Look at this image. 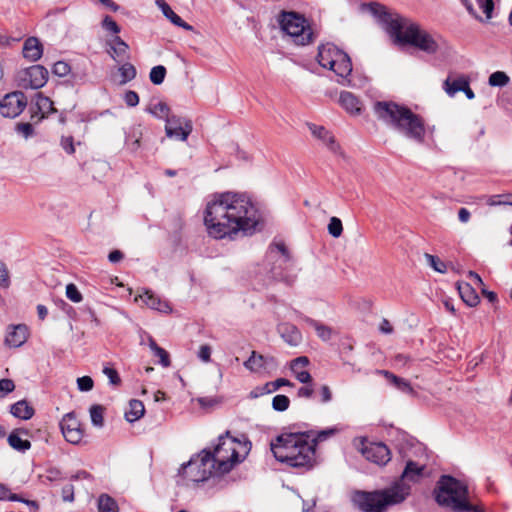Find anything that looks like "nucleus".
I'll list each match as a JSON object with an SVG mask.
<instances>
[{"label": "nucleus", "instance_id": "31", "mask_svg": "<svg viewBox=\"0 0 512 512\" xmlns=\"http://www.w3.org/2000/svg\"><path fill=\"white\" fill-rule=\"evenodd\" d=\"M467 80L463 76L457 78L448 77L443 83V89L450 97H453L457 92L463 90Z\"/></svg>", "mask_w": 512, "mask_h": 512}, {"label": "nucleus", "instance_id": "40", "mask_svg": "<svg viewBox=\"0 0 512 512\" xmlns=\"http://www.w3.org/2000/svg\"><path fill=\"white\" fill-rule=\"evenodd\" d=\"M166 76V68L162 65L154 66L149 74L150 81L155 85L163 83Z\"/></svg>", "mask_w": 512, "mask_h": 512}, {"label": "nucleus", "instance_id": "23", "mask_svg": "<svg viewBox=\"0 0 512 512\" xmlns=\"http://www.w3.org/2000/svg\"><path fill=\"white\" fill-rule=\"evenodd\" d=\"M165 17H167L174 25L182 27L187 31H191L193 27L186 23L179 15H177L164 0L156 1Z\"/></svg>", "mask_w": 512, "mask_h": 512}, {"label": "nucleus", "instance_id": "39", "mask_svg": "<svg viewBox=\"0 0 512 512\" xmlns=\"http://www.w3.org/2000/svg\"><path fill=\"white\" fill-rule=\"evenodd\" d=\"M509 82L508 75L503 71H496L489 76L488 83L493 87H503Z\"/></svg>", "mask_w": 512, "mask_h": 512}, {"label": "nucleus", "instance_id": "50", "mask_svg": "<svg viewBox=\"0 0 512 512\" xmlns=\"http://www.w3.org/2000/svg\"><path fill=\"white\" fill-rule=\"evenodd\" d=\"M52 72L54 75H57L59 77H64L69 74L70 66L65 61H58L53 65Z\"/></svg>", "mask_w": 512, "mask_h": 512}, {"label": "nucleus", "instance_id": "43", "mask_svg": "<svg viewBox=\"0 0 512 512\" xmlns=\"http://www.w3.org/2000/svg\"><path fill=\"white\" fill-rule=\"evenodd\" d=\"M306 321L312 325L317 331V335L323 340H329L331 338V329L327 326H324L312 319H306Z\"/></svg>", "mask_w": 512, "mask_h": 512}, {"label": "nucleus", "instance_id": "1", "mask_svg": "<svg viewBox=\"0 0 512 512\" xmlns=\"http://www.w3.org/2000/svg\"><path fill=\"white\" fill-rule=\"evenodd\" d=\"M260 221V214L243 193L214 194L204 211V224L208 234L215 239H233L240 232L253 233Z\"/></svg>", "mask_w": 512, "mask_h": 512}, {"label": "nucleus", "instance_id": "19", "mask_svg": "<svg viewBox=\"0 0 512 512\" xmlns=\"http://www.w3.org/2000/svg\"><path fill=\"white\" fill-rule=\"evenodd\" d=\"M22 54L25 59L36 62L43 54V45L38 38L29 37L24 42Z\"/></svg>", "mask_w": 512, "mask_h": 512}, {"label": "nucleus", "instance_id": "38", "mask_svg": "<svg viewBox=\"0 0 512 512\" xmlns=\"http://www.w3.org/2000/svg\"><path fill=\"white\" fill-rule=\"evenodd\" d=\"M336 432H337L336 428H328V429H324V430H321L318 432L308 431L307 433H309L311 435L310 441L312 443H315V446H316L318 442L327 440L328 438L335 435Z\"/></svg>", "mask_w": 512, "mask_h": 512}, {"label": "nucleus", "instance_id": "42", "mask_svg": "<svg viewBox=\"0 0 512 512\" xmlns=\"http://www.w3.org/2000/svg\"><path fill=\"white\" fill-rule=\"evenodd\" d=\"M290 400L285 395H276L272 399V407L275 411L284 412L289 408Z\"/></svg>", "mask_w": 512, "mask_h": 512}, {"label": "nucleus", "instance_id": "29", "mask_svg": "<svg viewBox=\"0 0 512 512\" xmlns=\"http://www.w3.org/2000/svg\"><path fill=\"white\" fill-rule=\"evenodd\" d=\"M10 412L13 416L28 420L34 415V409L30 406L27 401L20 400L11 406Z\"/></svg>", "mask_w": 512, "mask_h": 512}, {"label": "nucleus", "instance_id": "11", "mask_svg": "<svg viewBox=\"0 0 512 512\" xmlns=\"http://www.w3.org/2000/svg\"><path fill=\"white\" fill-rule=\"evenodd\" d=\"M425 124L424 120L418 114H415L411 109L405 115L398 129V133L402 134L408 139L422 143L425 137Z\"/></svg>", "mask_w": 512, "mask_h": 512}, {"label": "nucleus", "instance_id": "47", "mask_svg": "<svg viewBox=\"0 0 512 512\" xmlns=\"http://www.w3.org/2000/svg\"><path fill=\"white\" fill-rule=\"evenodd\" d=\"M342 231H343V226H342L341 220L337 217H332L328 224L329 234L335 238H338L339 236H341Z\"/></svg>", "mask_w": 512, "mask_h": 512}, {"label": "nucleus", "instance_id": "57", "mask_svg": "<svg viewBox=\"0 0 512 512\" xmlns=\"http://www.w3.org/2000/svg\"><path fill=\"white\" fill-rule=\"evenodd\" d=\"M61 494H62L63 501L73 502L74 501V486L72 484H66L62 488Z\"/></svg>", "mask_w": 512, "mask_h": 512}, {"label": "nucleus", "instance_id": "26", "mask_svg": "<svg viewBox=\"0 0 512 512\" xmlns=\"http://www.w3.org/2000/svg\"><path fill=\"white\" fill-rule=\"evenodd\" d=\"M309 128L311 133L315 137L321 139L330 150L335 152L338 149V144L336 143L334 136L323 126L312 124L309 126Z\"/></svg>", "mask_w": 512, "mask_h": 512}, {"label": "nucleus", "instance_id": "15", "mask_svg": "<svg viewBox=\"0 0 512 512\" xmlns=\"http://www.w3.org/2000/svg\"><path fill=\"white\" fill-rule=\"evenodd\" d=\"M61 432L67 442L79 444L83 438L81 424L74 412L65 414L60 421Z\"/></svg>", "mask_w": 512, "mask_h": 512}, {"label": "nucleus", "instance_id": "27", "mask_svg": "<svg viewBox=\"0 0 512 512\" xmlns=\"http://www.w3.org/2000/svg\"><path fill=\"white\" fill-rule=\"evenodd\" d=\"M110 54L114 59L123 60L127 57L128 44L119 36H114L109 42Z\"/></svg>", "mask_w": 512, "mask_h": 512}, {"label": "nucleus", "instance_id": "48", "mask_svg": "<svg viewBox=\"0 0 512 512\" xmlns=\"http://www.w3.org/2000/svg\"><path fill=\"white\" fill-rule=\"evenodd\" d=\"M66 297L74 303H79L83 299L81 292L73 283H70L66 286Z\"/></svg>", "mask_w": 512, "mask_h": 512}, {"label": "nucleus", "instance_id": "8", "mask_svg": "<svg viewBox=\"0 0 512 512\" xmlns=\"http://www.w3.org/2000/svg\"><path fill=\"white\" fill-rule=\"evenodd\" d=\"M179 475L187 482L200 483L208 480L212 475L218 474L212 459L209 458V451L204 449L187 463L182 464Z\"/></svg>", "mask_w": 512, "mask_h": 512}, {"label": "nucleus", "instance_id": "22", "mask_svg": "<svg viewBox=\"0 0 512 512\" xmlns=\"http://www.w3.org/2000/svg\"><path fill=\"white\" fill-rule=\"evenodd\" d=\"M457 289L461 299L470 307L476 306L480 299L470 283L457 282Z\"/></svg>", "mask_w": 512, "mask_h": 512}, {"label": "nucleus", "instance_id": "28", "mask_svg": "<svg viewBox=\"0 0 512 512\" xmlns=\"http://www.w3.org/2000/svg\"><path fill=\"white\" fill-rule=\"evenodd\" d=\"M268 257L280 263H288L291 260L290 254L284 243H275L269 247Z\"/></svg>", "mask_w": 512, "mask_h": 512}, {"label": "nucleus", "instance_id": "64", "mask_svg": "<svg viewBox=\"0 0 512 512\" xmlns=\"http://www.w3.org/2000/svg\"><path fill=\"white\" fill-rule=\"evenodd\" d=\"M123 257L124 255L120 250L111 251L108 255V259L111 263H118Z\"/></svg>", "mask_w": 512, "mask_h": 512}, {"label": "nucleus", "instance_id": "30", "mask_svg": "<svg viewBox=\"0 0 512 512\" xmlns=\"http://www.w3.org/2000/svg\"><path fill=\"white\" fill-rule=\"evenodd\" d=\"M278 330L284 340L290 345H297L301 339V334L298 329L289 324H281L278 326Z\"/></svg>", "mask_w": 512, "mask_h": 512}, {"label": "nucleus", "instance_id": "33", "mask_svg": "<svg viewBox=\"0 0 512 512\" xmlns=\"http://www.w3.org/2000/svg\"><path fill=\"white\" fill-rule=\"evenodd\" d=\"M147 111L159 119H164L165 122H167V118H170L172 115H170V108L169 106L162 101H159L154 104H150Z\"/></svg>", "mask_w": 512, "mask_h": 512}, {"label": "nucleus", "instance_id": "13", "mask_svg": "<svg viewBox=\"0 0 512 512\" xmlns=\"http://www.w3.org/2000/svg\"><path fill=\"white\" fill-rule=\"evenodd\" d=\"M27 98L23 92L16 91L4 96L0 101V113L4 117L15 118L26 107Z\"/></svg>", "mask_w": 512, "mask_h": 512}, {"label": "nucleus", "instance_id": "52", "mask_svg": "<svg viewBox=\"0 0 512 512\" xmlns=\"http://www.w3.org/2000/svg\"><path fill=\"white\" fill-rule=\"evenodd\" d=\"M93 384V380L90 376H82L77 379V387L82 392L92 390Z\"/></svg>", "mask_w": 512, "mask_h": 512}, {"label": "nucleus", "instance_id": "53", "mask_svg": "<svg viewBox=\"0 0 512 512\" xmlns=\"http://www.w3.org/2000/svg\"><path fill=\"white\" fill-rule=\"evenodd\" d=\"M103 373L109 379L110 384L117 386V385H119L121 383V379L119 377V374H118V372L114 368L104 367Z\"/></svg>", "mask_w": 512, "mask_h": 512}, {"label": "nucleus", "instance_id": "4", "mask_svg": "<svg viewBox=\"0 0 512 512\" xmlns=\"http://www.w3.org/2000/svg\"><path fill=\"white\" fill-rule=\"evenodd\" d=\"M309 433H283L271 442L274 457L291 467H311L315 461V443Z\"/></svg>", "mask_w": 512, "mask_h": 512}, {"label": "nucleus", "instance_id": "10", "mask_svg": "<svg viewBox=\"0 0 512 512\" xmlns=\"http://www.w3.org/2000/svg\"><path fill=\"white\" fill-rule=\"evenodd\" d=\"M408 110V107L393 101H377L373 106L377 119L397 132Z\"/></svg>", "mask_w": 512, "mask_h": 512}, {"label": "nucleus", "instance_id": "56", "mask_svg": "<svg viewBox=\"0 0 512 512\" xmlns=\"http://www.w3.org/2000/svg\"><path fill=\"white\" fill-rule=\"evenodd\" d=\"M15 388L14 382L10 379L0 380V397H4L6 394L12 392Z\"/></svg>", "mask_w": 512, "mask_h": 512}, {"label": "nucleus", "instance_id": "58", "mask_svg": "<svg viewBox=\"0 0 512 512\" xmlns=\"http://www.w3.org/2000/svg\"><path fill=\"white\" fill-rule=\"evenodd\" d=\"M398 390L407 393L413 394L414 390L411 387L410 383L403 378H399L397 382L393 384Z\"/></svg>", "mask_w": 512, "mask_h": 512}, {"label": "nucleus", "instance_id": "17", "mask_svg": "<svg viewBox=\"0 0 512 512\" xmlns=\"http://www.w3.org/2000/svg\"><path fill=\"white\" fill-rule=\"evenodd\" d=\"M28 338V327L25 324L10 325L7 328L5 344L9 347L18 348Z\"/></svg>", "mask_w": 512, "mask_h": 512}, {"label": "nucleus", "instance_id": "61", "mask_svg": "<svg viewBox=\"0 0 512 512\" xmlns=\"http://www.w3.org/2000/svg\"><path fill=\"white\" fill-rule=\"evenodd\" d=\"M198 357L203 362H209L211 359V347L209 345L200 346Z\"/></svg>", "mask_w": 512, "mask_h": 512}, {"label": "nucleus", "instance_id": "12", "mask_svg": "<svg viewBox=\"0 0 512 512\" xmlns=\"http://www.w3.org/2000/svg\"><path fill=\"white\" fill-rule=\"evenodd\" d=\"M48 80V71L42 65H33L18 73L19 86L24 89H39Z\"/></svg>", "mask_w": 512, "mask_h": 512}, {"label": "nucleus", "instance_id": "6", "mask_svg": "<svg viewBox=\"0 0 512 512\" xmlns=\"http://www.w3.org/2000/svg\"><path fill=\"white\" fill-rule=\"evenodd\" d=\"M467 487L460 481L447 475L441 476L435 488V500L441 506L455 512H463L469 508Z\"/></svg>", "mask_w": 512, "mask_h": 512}, {"label": "nucleus", "instance_id": "16", "mask_svg": "<svg viewBox=\"0 0 512 512\" xmlns=\"http://www.w3.org/2000/svg\"><path fill=\"white\" fill-rule=\"evenodd\" d=\"M361 452L368 461L379 466L386 465L391 459L390 450L383 443H369L364 445Z\"/></svg>", "mask_w": 512, "mask_h": 512}, {"label": "nucleus", "instance_id": "44", "mask_svg": "<svg viewBox=\"0 0 512 512\" xmlns=\"http://www.w3.org/2000/svg\"><path fill=\"white\" fill-rule=\"evenodd\" d=\"M487 204L490 206L512 205V194L490 196L487 199Z\"/></svg>", "mask_w": 512, "mask_h": 512}, {"label": "nucleus", "instance_id": "49", "mask_svg": "<svg viewBox=\"0 0 512 512\" xmlns=\"http://www.w3.org/2000/svg\"><path fill=\"white\" fill-rule=\"evenodd\" d=\"M479 9L485 14L486 20L492 18V12L494 9L493 0H475Z\"/></svg>", "mask_w": 512, "mask_h": 512}, {"label": "nucleus", "instance_id": "59", "mask_svg": "<svg viewBox=\"0 0 512 512\" xmlns=\"http://www.w3.org/2000/svg\"><path fill=\"white\" fill-rule=\"evenodd\" d=\"M313 393H314V389L310 382V383L306 384L305 386L300 387L298 389L297 395L300 398L309 399L312 397Z\"/></svg>", "mask_w": 512, "mask_h": 512}, {"label": "nucleus", "instance_id": "34", "mask_svg": "<svg viewBox=\"0 0 512 512\" xmlns=\"http://www.w3.org/2000/svg\"><path fill=\"white\" fill-rule=\"evenodd\" d=\"M36 106L42 117L55 111L52 100L41 93L36 95Z\"/></svg>", "mask_w": 512, "mask_h": 512}, {"label": "nucleus", "instance_id": "35", "mask_svg": "<svg viewBox=\"0 0 512 512\" xmlns=\"http://www.w3.org/2000/svg\"><path fill=\"white\" fill-rule=\"evenodd\" d=\"M99 512H118L116 501L107 494H101L98 499Z\"/></svg>", "mask_w": 512, "mask_h": 512}, {"label": "nucleus", "instance_id": "60", "mask_svg": "<svg viewBox=\"0 0 512 512\" xmlns=\"http://www.w3.org/2000/svg\"><path fill=\"white\" fill-rule=\"evenodd\" d=\"M61 146L69 154H73L75 152L73 137L71 136L62 137Z\"/></svg>", "mask_w": 512, "mask_h": 512}, {"label": "nucleus", "instance_id": "46", "mask_svg": "<svg viewBox=\"0 0 512 512\" xmlns=\"http://www.w3.org/2000/svg\"><path fill=\"white\" fill-rule=\"evenodd\" d=\"M102 28L117 36L118 33H120L121 28L120 26L114 21V19L111 16H105L102 20Z\"/></svg>", "mask_w": 512, "mask_h": 512}, {"label": "nucleus", "instance_id": "24", "mask_svg": "<svg viewBox=\"0 0 512 512\" xmlns=\"http://www.w3.org/2000/svg\"><path fill=\"white\" fill-rule=\"evenodd\" d=\"M272 361L273 358L264 357L253 351L251 356L244 362V366L251 372H260L262 369H266L269 362Z\"/></svg>", "mask_w": 512, "mask_h": 512}, {"label": "nucleus", "instance_id": "62", "mask_svg": "<svg viewBox=\"0 0 512 512\" xmlns=\"http://www.w3.org/2000/svg\"><path fill=\"white\" fill-rule=\"evenodd\" d=\"M16 129L25 138H28L33 134V127L30 123H19Z\"/></svg>", "mask_w": 512, "mask_h": 512}, {"label": "nucleus", "instance_id": "41", "mask_svg": "<svg viewBox=\"0 0 512 512\" xmlns=\"http://www.w3.org/2000/svg\"><path fill=\"white\" fill-rule=\"evenodd\" d=\"M103 407L100 405H93L90 408V417L91 422L94 426L102 427L103 426Z\"/></svg>", "mask_w": 512, "mask_h": 512}, {"label": "nucleus", "instance_id": "3", "mask_svg": "<svg viewBox=\"0 0 512 512\" xmlns=\"http://www.w3.org/2000/svg\"><path fill=\"white\" fill-rule=\"evenodd\" d=\"M370 11L378 17L383 28L398 44H409L427 54H435L439 50L438 40L417 23L398 14L390 13L383 5L370 4Z\"/></svg>", "mask_w": 512, "mask_h": 512}, {"label": "nucleus", "instance_id": "54", "mask_svg": "<svg viewBox=\"0 0 512 512\" xmlns=\"http://www.w3.org/2000/svg\"><path fill=\"white\" fill-rule=\"evenodd\" d=\"M124 102L129 107H135L139 104V96L135 91L128 90L123 96Z\"/></svg>", "mask_w": 512, "mask_h": 512}, {"label": "nucleus", "instance_id": "9", "mask_svg": "<svg viewBox=\"0 0 512 512\" xmlns=\"http://www.w3.org/2000/svg\"><path fill=\"white\" fill-rule=\"evenodd\" d=\"M279 23L281 29L298 45H307L313 41V32L307 20L296 12H283Z\"/></svg>", "mask_w": 512, "mask_h": 512}, {"label": "nucleus", "instance_id": "20", "mask_svg": "<svg viewBox=\"0 0 512 512\" xmlns=\"http://www.w3.org/2000/svg\"><path fill=\"white\" fill-rule=\"evenodd\" d=\"M139 297L149 308L153 310H157L163 313H170L172 310L167 301L162 300L148 290H146Z\"/></svg>", "mask_w": 512, "mask_h": 512}, {"label": "nucleus", "instance_id": "51", "mask_svg": "<svg viewBox=\"0 0 512 512\" xmlns=\"http://www.w3.org/2000/svg\"><path fill=\"white\" fill-rule=\"evenodd\" d=\"M0 500L23 501V498L15 493H10L7 486L0 483Z\"/></svg>", "mask_w": 512, "mask_h": 512}, {"label": "nucleus", "instance_id": "55", "mask_svg": "<svg viewBox=\"0 0 512 512\" xmlns=\"http://www.w3.org/2000/svg\"><path fill=\"white\" fill-rule=\"evenodd\" d=\"M10 285L9 272L6 265L0 261V286L7 288Z\"/></svg>", "mask_w": 512, "mask_h": 512}, {"label": "nucleus", "instance_id": "63", "mask_svg": "<svg viewBox=\"0 0 512 512\" xmlns=\"http://www.w3.org/2000/svg\"><path fill=\"white\" fill-rule=\"evenodd\" d=\"M321 402L328 403L332 399V392L327 385H322L320 388Z\"/></svg>", "mask_w": 512, "mask_h": 512}, {"label": "nucleus", "instance_id": "5", "mask_svg": "<svg viewBox=\"0 0 512 512\" xmlns=\"http://www.w3.org/2000/svg\"><path fill=\"white\" fill-rule=\"evenodd\" d=\"M249 442L240 441L229 435H221L218 443L212 451H209V458L216 468L218 475L230 472L233 467L242 462L249 452Z\"/></svg>", "mask_w": 512, "mask_h": 512}, {"label": "nucleus", "instance_id": "21", "mask_svg": "<svg viewBox=\"0 0 512 512\" xmlns=\"http://www.w3.org/2000/svg\"><path fill=\"white\" fill-rule=\"evenodd\" d=\"M339 102L341 106L351 115H359L361 113V103L359 99L351 92H341Z\"/></svg>", "mask_w": 512, "mask_h": 512}, {"label": "nucleus", "instance_id": "25", "mask_svg": "<svg viewBox=\"0 0 512 512\" xmlns=\"http://www.w3.org/2000/svg\"><path fill=\"white\" fill-rule=\"evenodd\" d=\"M27 435L28 432L26 430H19L16 429L10 433L8 436V443L9 445L20 452H25L26 450L30 449L31 443L27 439H23L21 435Z\"/></svg>", "mask_w": 512, "mask_h": 512}, {"label": "nucleus", "instance_id": "37", "mask_svg": "<svg viewBox=\"0 0 512 512\" xmlns=\"http://www.w3.org/2000/svg\"><path fill=\"white\" fill-rule=\"evenodd\" d=\"M119 73L121 76V80L119 82L120 85H124L127 82L133 80L137 74L136 68L131 63H125L119 67Z\"/></svg>", "mask_w": 512, "mask_h": 512}, {"label": "nucleus", "instance_id": "45", "mask_svg": "<svg viewBox=\"0 0 512 512\" xmlns=\"http://www.w3.org/2000/svg\"><path fill=\"white\" fill-rule=\"evenodd\" d=\"M425 258L427 263L437 272L445 273L446 272V264L437 256L431 254H425Z\"/></svg>", "mask_w": 512, "mask_h": 512}, {"label": "nucleus", "instance_id": "36", "mask_svg": "<svg viewBox=\"0 0 512 512\" xmlns=\"http://www.w3.org/2000/svg\"><path fill=\"white\" fill-rule=\"evenodd\" d=\"M149 347L151 351L154 353V355L159 357V363L163 367L170 366L169 354L167 353L166 350L158 346L155 340H153L152 338L149 339Z\"/></svg>", "mask_w": 512, "mask_h": 512}, {"label": "nucleus", "instance_id": "7", "mask_svg": "<svg viewBox=\"0 0 512 512\" xmlns=\"http://www.w3.org/2000/svg\"><path fill=\"white\" fill-rule=\"evenodd\" d=\"M317 60L322 67L333 71L343 80L352 72V64L349 56L332 43L319 46Z\"/></svg>", "mask_w": 512, "mask_h": 512}, {"label": "nucleus", "instance_id": "18", "mask_svg": "<svg viewBox=\"0 0 512 512\" xmlns=\"http://www.w3.org/2000/svg\"><path fill=\"white\" fill-rule=\"evenodd\" d=\"M308 364L309 359L306 356L297 357L290 363V369L300 383L308 384L312 382L311 374L306 370Z\"/></svg>", "mask_w": 512, "mask_h": 512}, {"label": "nucleus", "instance_id": "14", "mask_svg": "<svg viewBox=\"0 0 512 512\" xmlns=\"http://www.w3.org/2000/svg\"><path fill=\"white\" fill-rule=\"evenodd\" d=\"M191 132L192 123L190 120L176 115L167 118L165 133L168 138L186 141Z\"/></svg>", "mask_w": 512, "mask_h": 512}, {"label": "nucleus", "instance_id": "2", "mask_svg": "<svg viewBox=\"0 0 512 512\" xmlns=\"http://www.w3.org/2000/svg\"><path fill=\"white\" fill-rule=\"evenodd\" d=\"M424 465L408 461L401 479L390 487L372 492L356 490L351 493L350 500L354 508L361 512H386L388 507L402 503L410 494V486L405 483L417 481L422 474Z\"/></svg>", "mask_w": 512, "mask_h": 512}, {"label": "nucleus", "instance_id": "32", "mask_svg": "<svg viewBox=\"0 0 512 512\" xmlns=\"http://www.w3.org/2000/svg\"><path fill=\"white\" fill-rule=\"evenodd\" d=\"M144 412V404L140 400L133 399L129 402V409L125 412V418L132 423L139 420Z\"/></svg>", "mask_w": 512, "mask_h": 512}]
</instances>
